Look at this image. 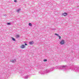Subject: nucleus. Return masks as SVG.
I'll use <instances>...</instances> for the list:
<instances>
[{
    "mask_svg": "<svg viewBox=\"0 0 79 79\" xmlns=\"http://www.w3.org/2000/svg\"><path fill=\"white\" fill-rule=\"evenodd\" d=\"M55 35H57V36L58 37H60V36H59V34H56V33H55Z\"/></svg>",
    "mask_w": 79,
    "mask_h": 79,
    "instance_id": "obj_6",
    "label": "nucleus"
},
{
    "mask_svg": "<svg viewBox=\"0 0 79 79\" xmlns=\"http://www.w3.org/2000/svg\"><path fill=\"white\" fill-rule=\"evenodd\" d=\"M20 48H25V45H22L21 46H20Z\"/></svg>",
    "mask_w": 79,
    "mask_h": 79,
    "instance_id": "obj_3",
    "label": "nucleus"
},
{
    "mask_svg": "<svg viewBox=\"0 0 79 79\" xmlns=\"http://www.w3.org/2000/svg\"><path fill=\"white\" fill-rule=\"evenodd\" d=\"M29 26H32V24L31 23H29Z\"/></svg>",
    "mask_w": 79,
    "mask_h": 79,
    "instance_id": "obj_10",
    "label": "nucleus"
},
{
    "mask_svg": "<svg viewBox=\"0 0 79 79\" xmlns=\"http://www.w3.org/2000/svg\"><path fill=\"white\" fill-rule=\"evenodd\" d=\"M16 37H17V38H18V37H19V35H16Z\"/></svg>",
    "mask_w": 79,
    "mask_h": 79,
    "instance_id": "obj_11",
    "label": "nucleus"
},
{
    "mask_svg": "<svg viewBox=\"0 0 79 79\" xmlns=\"http://www.w3.org/2000/svg\"><path fill=\"white\" fill-rule=\"evenodd\" d=\"M63 68H65V66H63Z\"/></svg>",
    "mask_w": 79,
    "mask_h": 79,
    "instance_id": "obj_16",
    "label": "nucleus"
},
{
    "mask_svg": "<svg viewBox=\"0 0 79 79\" xmlns=\"http://www.w3.org/2000/svg\"><path fill=\"white\" fill-rule=\"evenodd\" d=\"M11 62H12V63H15V62H16V60H11Z\"/></svg>",
    "mask_w": 79,
    "mask_h": 79,
    "instance_id": "obj_4",
    "label": "nucleus"
},
{
    "mask_svg": "<svg viewBox=\"0 0 79 79\" xmlns=\"http://www.w3.org/2000/svg\"><path fill=\"white\" fill-rule=\"evenodd\" d=\"M62 15L64 16H66L68 15V14L67 13L65 12L62 13Z\"/></svg>",
    "mask_w": 79,
    "mask_h": 79,
    "instance_id": "obj_2",
    "label": "nucleus"
},
{
    "mask_svg": "<svg viewBox=\"0 0 79 79\" xmlns=\"http://www.w3.org/2000/svg\"><path fill=\"white\" fill-rule=\"evenodd\" d=\"M64 40H62L60 42V45H64Z\"/></svg>",
    "mask_w": 79,
    "mask_h": 79,
    "instance_id": "obj_1",
    "label": "nucleus"
},
{
    "mask_svg": "<svg viewBox=\"0 0 79 79\" xmlns=\"http://www.w3.org/2000/svg\"><path fill=\"white\" fill-rule=\"evenodd\" d=\"M59 39H61V36H59Z\"/></svg>",
    "mask_w": 79,
    "mask_h": 79,
    "instance_id": "obj_13",
    "label": "nucleus"
},
{
    "mask_svg": "<svg viewBox=\"0 0 79 79\" xmlns=\"http://www.w3.org/2000/svg\"><path fill=\"white\" fill-rule=\"evenodd\" d=\"M20 10H21V9H19L17 10V12H19V11Z\"/></svg>",
    "mask_w": 79,
    "mask_h": 79,
    "instance_id": "obj_9",
    "label": "nucleus"
},
{
    "mask_svg": "<svg viewBox=\"0 0 79 79\" xmlns=\"http://www.w3.org/2000/svg\"><path fill=\"white\" fill-rule=\"evenodd\" d=\"M34 43V42L31 41H30L29 42V43L30 44H31V45H32Z\"/></svg>",
    "mask_w": 79,
    "mask_h": 79,
    "instance_id": "obj_5",
    "label": "nucleus"
},
{
    "mask_svg": "<svg viewBox=\"0 0 79 79\" xmlns=\"http://www.w3.org/2000/svg\"><path fill=\"white\" fill-rule=\"evenodd\" d=\"M12 40H13V41H15V39L14 38H12Z\"/></svg>",
    "mask_w": 79,
    "mask_h": 79,
    "instance_id": "obj_7",
    "label": "nucleus"
},
{
    "mask_svg": "<svg viewBox=\"0 0 79 79\" xmlns=\"http://www.w3.org/2000/svg\"><path fill=\"white\" fill-rule=\"evenodd\" d=\"M7 24H8V25L10 24V23H7Z\"/></svg>",
    "mask_w": 79,
    "mask_h": 79,
    "instance_id": "obj_14",
    "label": "nucleus"
},
{
    "mask_svg": "<svg viewBox=\"0 0 79 79\" xmlns=\"http://www.w3.org/2000/svg\"><path fill=\"white\" fill-rule=\"evenodd\" d=\"M47 61V59H44L43 60V61H44V62Z\"/></svg>",
    "mask_w": 79,
    "mask_h": 79,
    "instance_id": "obj_8",
    "label": "nucleus"
},
{
    "mask_svg": "<svg viewBox=\"0 0 79 79\" xmlns=\"http://www.w3.org/2000/svg\"><path fill=\"white\" fill-rule=\"evenodd\" d=\"M25 45H27V44H25Z\"/></svg>",
    "mask_w": 79,
    "mask_h": 79,
    "instance_id": "obj_15",
    "label": "nucleus"
},
{
    "mask_svg": "<svg viewBox=\"0 0 79 79\" xmlns=\"http://www.w3.org/2000/svg\"><path fill=\"white\" fill-rule=\"evenodd\" d=\"M14 2H17V1H16V0H14Z\"/></svg>",
    "mask_w": 79,
    "mask_h": 79,
    "instance_id": "obj_12",
    "label": "nucleus"
}]
</instances>
